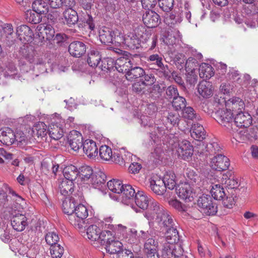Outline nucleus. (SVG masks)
Returning a JSON list of instances; mask_svg holds the SVG:
<instances>
[{
  "label": "nucleus",
  "instance_id": "1",
  "mask_svg": "<svg viewBox=\"0 0 258 258\" xmlns=\"http://www.w3.org/2000/svg\"><path fill=\"white\" fill-rule=\"evenodd\" d=\"M144 216L149 221L154 220L160 227H169L175 224L169 212L158 202H152Z\"/></svg>",
  "mask_w": 258,
  "mask_h": 258
},
{
  "label": "nucleus",
  "instance_id": "2",
  "mask_svg": "<svg viewBox=\"0 0 258 258\" xmlns=\"http://www.w3.org/2000/svg\"><path fill=\"white\" fill-rule=\"evenodd\" d=\"M19 55L21 58H24L30 63H33L34 68L40 70V73L46 72L45 56L36 55L32 47L23 45L20 48Z\"/></svg>",
  "mask_w": 258,
  "mask_h": 258
},
{
  "label": "nucleus",
  "instance_id": "3",
  "mask_svg": "<svg viewBox=\"0 0 258 258\" xmlns=\"http://www.w3.org/2000/svg\"><path fill=\"white\" fill-rule=\"evenodd\" d=\"M88 216V211L86 206L82 204L76 206L74 214L69 216V222L76 228L83 227L84 220Z\"/></svg>",
  "mask_w": 258,
  "mask_h": 258
},
{
  "label": "nucleus",
  "instance_id": "4",
  "mask_svg": "<svg viewBox=\"0 0 258 258\" xmlns=\"http://www.w3.org/2000/svg\"><path fill=\"white\" fill-rule=\"evenodd\" d=\"M215 116L218 123L225 127L230 132L235 133L237 131L235 127H233V114L226 108L217 110L215 113Z\"/></svg>",
  "mask_w": 258,
  "mask_h": 258
},
{
  "label": "nucleus",
  "instance_id": "5",
  "mask_svg": "<svg viewBox=\"0 0 258 258\" xmlns=\"http://www.w3.org/2000/svg\"><path fill=\"white\" fill-rule=\"evenodd\" d=\"M198 207L202 212L206 215L213 216L217 212V207L214 204L210 196L203 195L197 202Z\"/></svg>",
  "mask_w": 258,
  "mask_h": 258
},
{
  "label": "nucleus",
  "instance_id": "6",
  "mask_svg": "<svg viewBox=\"0 0 258 258\" xmlns=\"http://www.w3.org/2000/svg\"><path fill=\"white\" fill-rule=\"evenodd\" d=\"M142 80L135 82L132 85V90L138 94H149L153 97L161 92V87L159 84L154 85L150 88H147Z\"/></svg>",
  "mask_w": 258,
  "mask_h": 258
},
{
  "label": "nucleus",
  "instance_id": "7",
  "mask_svg": "<svg viewBox=\"0 0 258 258\" xmlns=\"http://www.w3.org/2000/svg\"><path fill=\"white\" fill-rule=\"evenodd\" d=\"M136 59L141 60L139 54L130 55L129 57H120L116 60L115 69L119 73H124L125 75L130 69L132 67L133 62Z\"/></svg>",
  "mask_w": 258,
  "mask_h": 258
},
{
  "label": "nucleus",
  "instance_id": "8",
  "mask_svg": "<svg viewBox=\"0 0 258 258\" xmlns=\"http://www.w3.org/2000/svg\"><path fill=\"white\" fill-rule=\"evenodd\" d=\"M22 139L18 140L14 132V131L9 127L2 128L0 131V142L6 146H10L14 144L15 141L19 143L18 145L20 146V144L26 142L25 137H21Z\"/></svg>",
  "mask_w": 258,
  "mask_h": 258
},
{
  "label": "nucleus",
  "instance_id": "9",
  "mask_svg": "<svg viewBox=\"0 0 258 258\" xmlns=\"http://www.w3.org/2000/svg\"><path fill=\"white\" fill-rule=\"evenodd\" d=\"M150 187L156 195L159 196L165 195V198H168L172 195V192L166 191L164 181L157 176H154L150 179Z\"/></svg>",
  "mask_w": 258,
  "mask_h": 258
},
{
  "label": "nucleus",
  "instance_id": "10",
  "mask_svg": "<svg viewBox=\"0 0 258 258\" xmlns=\"http://www.w3.org/2000/svg\"><path fill=\"white\" fill-rule=\"evenodd\" d=\"M64 120L61 118H57L51 123L50 128L48 131L49 137L54 140H58L63 136Z\"/></svg>",
  "mask_w": 258,
  "mask_h": 258
},
{
  "label": "nucleus",
  "instance_id": "11",
  "mask_svg": "<svg viewBox=\"0 0 258 258\" xmlns=\"http://www.w3.org/2000/svg\"><path fill=\"white\" fill-rule=\"evenodd\" d=\"M176 193L178 197L185 201V202H190L195 195L193 191V189L190 183L188 182L181 183L179 184L176 188Z\"/></svg>",
  "mask_w": 258,
  "mask_h": 258
},
{
  "label": "nucleus",
  "instance_id": "12",
  "mask_svg": "<svg viewBox=\"0 0 258 258\" xmlns=\"http://www.w3.org/2000/svg\"><path fill=\"white\" fill-rule=\"evenodd\" d=\"M11 225L14 230L17 231H22L28 225L27 218L23 212L16 213V212L12 214Z\"/></svg>",
  "mask_w": 258,
  "mask_h": 258
},
{
  "label": "nucleus",
  "instance_id": "13",
  "mask_svg": "<svg viewBox=\"0 0 258 258\" xmlns=\"http://www.w3.org/2000/svg\"><path fill=\"white\" fill-rule=\"evenodd\" d=\"M158 243L153 238H148L144 243V252L146 258H159Z\"/></svg>",
  "mask_w": 258,
  "mask_h": 258
},
{
  "label": "nucleus",
  "instance_id": "14",
  "mask_svg": "<svg viewBox=\"0 0 258 258\" xmlns=\"http://www.w3.org/2000/svg\"><path fill=\"white\" fill-rule=\"evenodd\" d=\"M176 151L179 157L186 160L191 157L193 154L194 149L188 141L184 140L178 143Z\"/></svg>",
  "mask_w": 258,
  "mask_h": 258
},
{
  "label": "nucleus",
  "instance_id": "15",
  "mask_svg": "<svg viewBox=\"0 0 258 258\" xmlns=\"http://www.w3.org/2000/svg\"><path fill=\"white\" fill-rule=\"evenodd\" d=\"M135 203L138 207L147 212L153 201L158 202L153 199L148 197L143 191H138L135 196Z\"/></svg>",
  "mask_w": 258,
  "mask_h": 258
},
{
  "label": "nucleus",
  "instance_id": "16",
  "mask_svg": "<svg viewBox=\"0 0 258 258\" xmlns=\"http://www.w3.org/2000/svg\"><path fill=\"white\" fill-rule=\"evenodd\" d=\"M213 169L218 171L225 170L230 165L229 159L221 154H218L212 159L211 162Z\"/></svg>",
  "mask_w": 258,
  "mask_h": 258
},
{
  "label": "nucleus",
  "instance_id": "17",
  "mask_svg": "<svg viewBox=\"0 0 258 258\" xmlns=\"http://www.w3.org/2000/svg\"><path fill=\"white\" fill-rule=\"evenodd\" d=\"M16 35L20 41L24 44L31 42L34 35L32 30L26 25H22L17 27Z\"/></svg>",
  "mask_w": 258,
  "mask_h": 258
},
{
  "label": "nucleus",
  "instance_id": "18",
  "mask_svg": "<svg viewBox=\"0 0 258 258\" xmlns=\"http://www.w3.org/2000/svg\"><path fill=\"white\" fill-rule=\"evenodd\" d=\"M252 117L251 115L247 112L240 111L236 114L234 117L233 123V127L234 126L240 128H246L251 124Z\"/></svg>",
  "mask_w": 258,
  "mask_h": 258
},
{
  "label": "nucleus",
  "instance_id": "19",
  "mask_svg": "<svg viewBox=\"0 0 258 258\" xmlns=\"http://www.w3.org/2000/svg\"><path fill=\"white\" fill-rule=\"evenodd\" d=\"M143 21L148 28H155L160 23V16L154 11L148 10L143 15Z\"/></svg>",
  "mask_w": 258,
  "mask_h": 258
},
{
  "label": "nucleus",
  "instance_id": "20",
  "mask_svg": "<svg viewBox=\"0 0 258 258\" xmlns=\"http://www.w3.org/2000/svg\"><path fill=\"white\" fill-rule=\"evenodd\" d=\"M69 146L74 151H78L83 147V137L82 134L77 131H71L68 138Z\"/></svg>",
  "mask_w": 258,
  "mask_h": 258
},
{
  "label": "nucleus",
  "instance_id": "21",
  "mask_svg": "<svg viewBox=\"0 0 258 258\" xmlns=\"http://www.w3.org/2000/svg\"><path fill=\"white\" fill-rule=\"evenodd\" d=\"M225 107L234 114L242 111L245 105L244 102L240 98L235 97L225 102Z\"/></svg>",
  "mask_w": 258,
  "mask_h": 258
},
{
  "label": "nucleus",
  "instance_id": "22",
  "mask_svg": "<svg viewBox=\"0 0 258 258\" xmlns=\"http://www.w3.org/2000/svg\"><path fill=\"white\" fill-rule=\"evenodd\" d=\"M189 132L191 137L196 140L202 141L206 138V132L203 126L198 122L192 124Z\"/></svg>",
  "mask_w": 258,
  "mask_h": 258
},
{
  "label": "nucleus",
  "instance_id": "23",
  "mask_svg": "<svg viewBox=\"0 0 258 258\" xmlns=\"http://www.w3.org/2000/svg\"><path fill=\"white\" fill-rule=\"evenodd\" d=\"M122 38L121 42L130 49H137L141 46V40L133 33H130L127 35L122 36Z\"/></svg>",
  "mask_w": 258,
  "mask_h": 258
},
{
  "label": "nucleus",
  "instance_id": "24",
  "mask_svg": "<svg viewBox=\"0 0 258 258\" xmlns=\"http://www.w3.org/2000/svg\"><path fill=\"white\" fill-rule=\"evenodd\" d=\"M86 51L85 44L81 41H74L69 46V51L72 55L79 57L84 54Z\"/></svg>",
  "mask_w": 258,
  "mask_h": 258
},
{
  "label": "nucleus",
  "instance_id": "25",
  "mask_svg": "<svg viewBox=\"0 0 258 258\" xmlns=\"http://www.w3.org/2000/svg\"><path fill=\"white\" fill-rule=\"evenodd\" d=\"M136 60L133 62L132 67L130 69L126 75V79L130 81H133L135 80L140 78L145 75V70L141 67H138Z\"/></svg>",
  "mask_w": 258,
  "mask_h": 258
},
{
  "label": "nucleus",
  "instance_id": "26",
  "mask_svg": "<svg viewBox=\"0 0 258 258\" xmlns=\"http://www.w3.org/2000/svg\"><path fill=\"white\" fill-rule=\"evenodd\" d=\"M165 238L169 244L176 243L179 242V235L175 224L167 228L165 233Z\"/></svg>",
  "mask_w": 258,
  "mask_h": 258
},
{
  "label": "nucleus",
  "instance_id": "27",
  "mask_svg": "<svg viewBox=\"0 0 258 258\" xmlns=\"http://www.w3.org/2000/svg\"><path fill=\"white\" fill-rule=\"evenodd\" d=\"M84 152L90 158L95 157L98 155V148L96 143L92 140H86L83 143Z\"/></svg>",
  "mask_w": 258,
  "mask_h": 258
},
{
  "label": "nucleus",
  "instance_id": "28",
  "mask_svg": "<svg viewBox=\"0 0 258 258\" xmlns=\"http://www.w3.org/2000/svg\"><path fill=\"white\" fill-rule=\"evenodd\" d=\"M3 30L6 37L0 38V40L8 46L12 45L15 40L13 26L11 24H6L3 27Z\"/></svg>",
  "mask_w": 258,
  "mask_h": 258
},
{
  "label": "nucleus",
  "instance_id": "29",
  "mask_svg": "<svg viewBox=\"0 0 258 258\" xmlns=\"http://www.w3.org/2000/svg\"><path fill=\"white\" fill-rule=\"evenodd\" d=\"M64 23L69 27L76 24L79 20L77 12L74 9L65 10L63 12Z\"/></svg>",
  "mask_w": 258,
  "mask_h": 258
},
{
  "label": "nucleus",
  "instance_id": "30",
  "mask_svg": "<svg viewBox=\"0 0 258 258\" xmlns=\"http://www.w3.org/2000/svg\"><path fill=\"white\" fill-rule=\"evenodd\" d=\"M78 178L77 182L88 183L93 174V170L88 166H83L78 170Z\"/></svg>",
  "mask_w": 258,
  "mask_h": 258
},
{
  "label": "nucleus",
  "instance_id": "31",
  "mask_svg": "<svg viewBox=\"0 0 258 258\" xmlns=\"http://www.w3.org/2000/svg\"><path fill=\"white\" fill-rule=\"evenodd\" d=\"M99 39L105 44H112L115 39L114 32L107 28L102 29L99 32Z\"/></svg>",
  "mask_w": 258,
  "mask_h": 258
},
{
  "label": "nucleus",
  "instance_id": "32",
  "mask_svg": "<svg viewBox=\"0 0 258 258\" xmlns=\"http://www.w3.org/2000/svg\"><path fill=\"white\" fill-rule=\"evenodd\" d=\"M78 169L73 165H70L66 166L63 170V174L64 177V179H66L72 182L77 180L78 178Z\"/></svg>",
  "mask_w": 258,
  "mask_h": 258
},
{
  "label": "nucleus",
  "instance_id": "33",
  "mask_svg": "<svg viewBox=\"0 0 258 258\" xmlns=\"http://www.w3.org/2000/svg\"><path fill=\"white\" fill-rule=\"evenodd\" d=\"M148 62H151L150 65L154 66L160 69L163 73L166 74V70L168 69L167 65H164L163 63V58L158 54H153L150 55L147 59Z\"/></svg>",
  "mask_w": 258,
  "mask_h": 258
},
{
  "label": "nucleus",
  "instance_id": "34",
  "mask_svg": "<svg viewBox=\"0 0 258 258\" xmlns=\"http://www.w3.org/2000/svg\"><path fill=\"white\" fill-rule=\"evenodd\" d=\"M77 203L75 199L71 197L69 199H66L62 202V208L64 214L68 217L74 214Z\"/></svg>",
  "mask_w": 258,
  "mask_h": 258
},
{
  "label": "nucleus",
  "instance_id": "35",
  "mask_svg": "<svg viewBox=\"0 0 258 258\" xmlns=\"http://www.w3.org/2000/svg\"><path fill=\"white\" fill-rule=\"evenodd\" d=\"M210 187V193L214 199L221 200L226 196L224 187L221 184L212 183Z\"/></svg>",
  "mask_w": 258,
  "mask_h": 258
},
{
  "label": "nucleus",
  "instance_id": "36",
  "mask_svg": "<svg viewBox=\"0 0 258 258\" xmlns=\"http://www.w3.org/2000/svg\"><path fill=\"white\" fill-rule=\"evenodd\" d=\"M157 39L158 38L156 35L145 33L142 36L141 42L145 44V47L148 48V50H152L155 48Z\"/></svg>",
  "mask_w": 258,
  "mask_h": 258
},
{
  "label": "nucleus",
  "instance_id": "37",
  "mask_svg": "<svg viewBox=\"0 0 258 258\" xmlns=\"http://www.w3.org/2000/svg\"><path fill=\"white\" fill-rule=\"evenodd\" d=\"M38 30L40 35L48 40H52L55 35L54 29L50 25L41 24Z\"/></svg>",
  "mask_w": 258,
  "mask_h": 258
},
{
  "label": "nucleus",
  "instance_id": "38",
  "mask_svg": "<svg viewBox=\"0 0 258 258\" xmlns=\"http://www.w3.org/2000/svg\"><path fill=\"white\" fill-rule=\"evenodd\" d=\"M101 59L100 51L97 49H93L88 54L87 61L90 67H96L98 66Z\"/></svg>",
  "mask_w": 258,
  "mask_h": 258
},
{
  "label": "nucleus",
  "instance_id": "39",
  "mask_svg": "<svg viewBox=\"0 0 258 258\" xmlns=\"http://www.w3.org/2000/svg\"><path fill=\"white\" fill-rule=\"evenodd\" d=\"M199 93L203 97H209L213 94L212 86L210 82L203 81L198 85Z\"/></svg>",
  "mask_w": 258,
  "mask_h": 258
},
{
  "label": "nucleus",
  "instance_id": "40",
  "mask_svg": "<svg viewBox=\"0 0 258 258\" xmlns=\"http://www.w3.org/2000/svg\"><path fill=\"white\" fill-rule=\"evenodd\" d=\"M101 230L95 225L88 227L86 230V235L88 239L94 242L98 243Z\"/></svg>",
  "mask_w": 258,
  "mask_h": 258
},
{
  "label": "nucleus",
  "instance_id": "41",
  "mask_svg": "<svg viewBox=\"0 0 258 258\" xmlns=\"http://www.w3.org/2000/svg\"><path fill=\"white\" fill-rule=\"evenodd\" d=\"M34 137L43 139L48 133L46 125L43 122H38L32 128Z\"/></svg>",
  "mask_w": 258,
  "mask_h": 258
},
{
  "label": "nucleus",
  "instance_id": "42",
  "mask_svg": "<svg viewBox=\"0 0 258 258\" xmlns=\"http://www.w3.org/2000/svg\"><path fill=\"white\" fill-rule=\"evenodd\" d=\"M47 2L45 3L43 0H36L32 4L33 12L40 14H46L48 12Z\"/></svg>",
  "mask_w": 258,
  "mask_h": 258
},
{
  "label": "nucleus",
  "instance_id": "43",
  "mask_svg": "<svg viewBox=\"0 0 258 258\" xmlns=\"http://www.w3.org/2000/svg\"><path fill=\"white\" fill-rule=\"evenodd\" d=\"M131 157L132 154L130 153H126L124 156H120L118 153L114 152L110 161L120 166H125L126 163H130Z\"/></svg>",
  "mask_w": 258,
  "mask_h": 258
},
{
  "label": "nucleus",
  "instance_id": "44",
  "mask_svg": "<svg viewBox=\"0 0 258 258\" xmlns=\"http://www.w3.org/2000/svg\"><path fill=\"white\" fill-rule=\"evenodd\" d=\"M58 187L60 193L64 196H67L74 191V182L63 179L59 183Z\"/></svg>",
  "mask_w": 258,
  "mask_h": 258
},
{
  "label": "nucleus",
  "instance_id": "45",
  "mask_svg": "<svg viewBox=\"0 0 258 258\" xmlns=\"http://www.w3.org/2000/svg\"><path fill=\"white\" fill-rule=\"evenodd\" d=\"M122 247V244L115 237L105 246L106 251L110 254L119 253Z\"/></svg>",
  "mask_w": 258,
  "mask_h": 258
},
{
  "label": "nucleus",
  "instance_id": "46",
  "mask_svg": "<svg viewBox=\"0 0 258 258\" xmlns=\"http://www.w3.org/2000/svg\"><path fill=\"white\" fill-rule=\"evenodd\" d=\"M214 74L213 67L206 63H202L199 68V76L204 79H209Z\"/></svg>",
  "mask_w": 258,
  "mask_h": 258
},
{
  "label": "nucleus",
  "instance_id": "47",
  "mask_svg": "<svg viewBox=\"0 0 258 258\" xmlns=\"http://www.w3.org/2000/svg\"><path fill=\"white\" fill-rule=\"evenodd\" d=\"M12 195V200L14 201L15 210H17L18 212H23L22 210L26 207V203L25 200L21 196L17 194L14 191H10Z\"/></svg>",
  "mask_w": 258,
  "mask_h": 258
},
{
  "label": "nucleus",
  "instance_id": "48",
  "mask_svg": "<svg viewBox=\"0 0 258 258\" xmlns=\"http://www.w3.org/2000/svg\"><path fill=\"white\" fill-rule=\"evenodd\" d=\"M175 175L171 171L167 172L162 179L164 181L166 188L172 190L175 187L176 182L175 181Z\"/></svg>",
  "mask_w": 258,
  "mask_h": 258
},
{
  "label": "nucleus",
  "instance_id": "49",
  "mask_svg": "<svg viewBox=\"0 0 258 258\" xmlns=\"http://www.w3.org/2000/svg\"><path fill=\"white\" fill-rule=\"evenodd\" d=\"M99 236L98 243L105 246L115 238L113 233L109 230L101 231Z\"/></svg>",
  "mask_w": 258,
  "mask_h": 258
},
{
  "label": "nucleus",
  "instance_id": "50",
  "mask_svg": "<svg viewBox=\"0 0 258 258\" xmlns=\"http://www.w3.org/2000/svg\"><path fill=\"white\" fill-rule=\"evenodd\" d=\"M220 150L219 144L216 142H213L207 144L205 148L202 150V153L206 156L213 155L217 154Z\"/></svg>",
  "mask_w": 258,
  "mask_h": 258
},
{
  "label": "nucleus",
  "instance_id": "51",
  "mask_svg": "<svg viewBox=\"0 0 258 258\" xmlns=\"http://www.w3.org/2000/svg\"><path fill=\"white\" fill-rule=\"evenodd\" d=\"M99 156L102 160L109 161L111 160L113 152L110 147L108 146H101L99 149Z\"/></svg>",
  "mask_w": 258,
  "mask_h": 258
},
{
  "label": "nucleus",
  "instance_id": "52",
  "mask_svg": "<svg viewBox=\"0 0 258 258\" xmlns=\"http://www.w3.org/2000/svg\"><path fill=\"white\" fill-rule=\"evenodd\" d=\"M187 180L193 185L200 186L201 179L197 173L190 169H187L186 171Z\"/></svg>",
  "mask_w": 258,
  "mask_h": 258
},
{
  "label": "nucleus",
  "instance_id": "53",
  "mask_svg": "<svg viewBox=\"0 0 258 258\" xmlns=\"http://www.w3.org/2000/svg\"><path fill=\"white\" fill-rule=\"evenodd\" d=\"M182 116L187 119L200 120L201 118L196 113L194 108L190 106L185 107L182 110Z\"/></svg>",
  "mask_w": 258,
  "mask_h": 258
},
{
  "label": "nucleus",
  "instance_id": "54",
  "mask_svg": "<svg viewBox=\"0 0 258 258\" xmlns=\"http://www.w3.org/2000/svg\"><path fill=\"white\" fill-rule=\"evenodd\" d=\"M105 176L102 173L93 174L88 183L92 184L95 188L99 187L102 184H104L105 181Z\"/></svg>",
  "mask_w": 258,
  "mask_h": 258
},
{
  "label": "nucleus",
  "instance_id": "55",
  "mask_svg": "<svg viewBox=\"0 0 258 258\" xmlns=\"http://www.w3.org/2000/svg\"><path fill=\"white\" fill-rule=\"evenodd\" d=\"M116 65V60L111 57H107L104 58L101 61V64L99 68L103 71H111L115 68Z\"/></svg>",
  "mask_w": 258,
  "mask_h": 258
},
{
  "label": "nucleus",
  "instance_id": "56",
  "mask_svg": "<svg viewBox=\"0 0 258 258\" xmlns=\"http://www.w3.org/2000/svg\"><path fill=\"white\" fill-rule=\"evenodd\" d=\"M107 185L109 189L113 192L120 194L123 184L121 181L113 179L107 182Z\"/></svg>",
  "mask_w": 258,
  "mask_h": 258
},
{
  "label": "nucleus",
  "instance_id": "57",
  "mask_svg": "<svg viewBox=\"0 0 258 258\" xmlns=\"http://www.w3.org/2000/svg\"><path fill=\"white\" fill-rule=\"evenodd\" d=\"M163 151L161 147H157L150 155V159L153 162L157 164L161 161L163 159Z\"/></svg>",
  "mask_w": 258,
  "mask_h": 258
},
{
  "label": "nucleus",
  "instance_id": "58",
  "mask_svg": "<svg viewBox=\"0 0 258 258\" xmlns=\"http://www.w3.org/2000/svg\"><path fill=\"white\" fill-rule=\"evenodd\" d=\"M121 190L120 194L122 195V198L125 199L133 198L136 194L135 189L130 184H123Z\"/></svg>",
  "mask_w": 258,
  "mask_h": 258
},
{
  "label": "nucleus",
  "instance_id": "59",
  "mask_svg": "<svg viewBox=\"0 0 258 258\" xmlns=\"http://www.w3.org/2000/svg\"><path fill=\"white\" fill-rule=\"evenodd\" d=\"M186 101L184 98L177 96L172 100V106L176 110H180L186 107Z\"/></svg>",
  "mask_w": 258,
  "mask_h": 258
},
{
  "label": "nucleus",
  "instance_id": "60",
  "mask_svg": "<svg viewBox=\"0 0 258 258\" xmlns=\"http://www.w3.org/2000/svg\"><path fill=\"white\" fill-rule=\"evenodd\" d=\"M63 248L57 243L50 246V252L52 258H60L63 253Z\"/></svg>",
  "mask_w": 258,
  "mask_h": 258
},
{
  "label": "nucleus",
  "instance_id": "61",
  "mask_svg": "<svg viewBox=\"0 0 258 258\" xmlns=\"http://www.w3.org/2000/svg\"><path fill=\"white\" fill-rule=\"evenodd\" d=\"M143 77H144V78L142 81L144 83V85H145L147 88H150V87H152L153 85L157 84H155L156 81V79L153 74H146L145 72V75H144Z\"/></svg>",
  "mask_w": 258,
  "mask_h": 258
},
{
  "label": "nucleus",
  "instance_id": "62",
  "mask_svg": "<svg viewBox=\"0 0 258 258\" xmlns=\"http://www.w3.org/2000/svg\"><path fill=\"white\" fill-rule=\"evenodd\" d=\"M174 0H158L159 6L164 12L171 11L174 6Z\"/></svg>",
  "mask_w": 258,
  "mask_h": 258
},
{
  "label": "nucleus",
  "instance_id": "63",
  "mask_svg": "<svg viewBox=\"0 0 258 258\" xmlns=\"http://www.w3.org/2000/svg\"><path fill=\"white\" fill-rule=\"evenodd\" d=\"M40 14L38 13H35L31 11H27L26 13L27 20L32 24L39 23L40 21Z\"/></svg>",
  "mask_w": 258,
  "mask_h": 258
},
{
  "label": "nucleus",
  "instance_id": "64",
  "mask_svg": "<svg viewBox=\"0 0 258 258\" xmlns=\"http://www.w3.org/2000/svg\"><path fill=\"white\" fill-rule=\"evenodd\" d=\"M45 238L46 243L50 245V246L57 244L59 239L58 234L54 232L47 233Z\"/></svg>",
  "mask_w": 258,
  "mask_h": 258
}]
</instances>
